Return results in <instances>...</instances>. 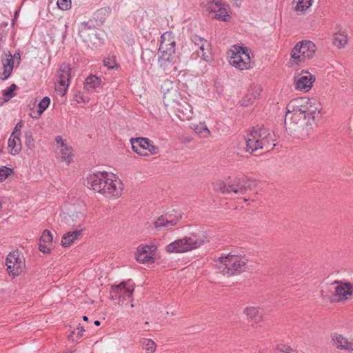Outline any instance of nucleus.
I'll use <instances>...</instances> for the list:
<instances>
[{
    "instance_id": "1",
    "label": "nucleus",
    "mask_w": 353,
    "mask_h": 353,
    "mask_svg": "<svg viewBox=\"0 0 353 353\" xmlns=\"http://www.w3.org/2000/svg\"><path fill=\"white\" fill-rule=\"evenodd\" d=\"M86 185L105 197H119L121 195L123 184L112 174L98 172L90 174L86 179Z\"/></svg>"
},
{
    "instance_id": "2",
    "label": "nucleus",
    "mask_w": 353,
    "mask_h": 353,
    "mask_svg": "<svg viewBox=\"0 0 353 353\" xmlns=\"http://www.w3.org/2000/svg\"><path fill=\"white\" fill-rule=\"evenodd\" d=\"M274 137L273 131L264 126L254 130L245 139L246 151L252 153L259 149L272 150L276 145Z\"/></svg>"
},
{
    "instance_id": "3",
    "label": "nucleus",
    "mask_w": 353,
    "mask_h": 353,
    "mask_svg": "<svg viewBox=\"0 0 353 353\" xmlns=\"http://www.w3.org/2000/svg\"><path fill=\"white\" fill-rule=\"evenodd\" d=\"M203 232L191 233L183 239H177L165 247L168 253L185 252L200 247L205 241H208Z\"/></svg>"
},
{
    "instance_id": "4",
    "label": "nucleus",
    "mask_w": 353,
    "mask_h": 353,
    "mask_svg": "<svg viewBox=\"0 0 353 353\" xmlns=\"http://www.w3.org/2000/svg\"><path fill=\"white\" fill-rule=\"evenodd\" d=\"M247 261L243 256L229 254L220 256L216 265L223 274L230 276L245 271Z\"/></svg>"
},
{
    "instance_id": "5",
    "label": "nucleus",
    "mask_w": 353,
    "mask_h": 353,
    "mask_svg": "<svg viewBox=\"0 0 353 353\" xmlns=\"http://www.w3.org/2000/svg\"><path fill=\"white\" fill-rule=\"evenodd\" d=\"M176 42L172 32H165L161 37L159 48V64L166 70L172 63L175 53Z\"/></svg>"
},
{
    "instance_id": "6",
    "label": "nucleus",
    "mask_w": 353,
    "mask_h": 353,
    "mask_svg": "<svg viewBox=\"0 0 353 353\" xmlns=\"http://www.w3.org/2000/svg\"><path fill=\"white\" fill-rule=\"evenodd\" d=\"M254 181L235 179L233 181L228 183L223 181L217 183L214 186V190L223 194L234 192L235 194H244L247 192L248 190L251 189L252 186L254 185Z\"/></svg>"
},
{
    "instance_id": "7",
    "label": "nucleus",
    "mask_w": 353,
    "mask_h": 353,
    "mask_svg": "<svg viewBox=\"0 0 353 353\" xmlns=\"http://www.w3.org/2000/svg\"><path fill=\"white\" fill-rule=\"evenodd\" d=\"M249 51L247 47L233 46L229 52L230 64L240 70L249 69L250 68Z\"/></svg>"
},
{
    "instance_id": "8",
    "label": "nucleus",
    "mask_w": 353,
    "mask_h": 353,
    "mask_svg": "<svg viewBox=\"0 0 353 353\" xmlns=\"http://www.w3.org/2000/svg\"><path fill=\"white\" fill-rule=\"evenodd\" d=\"M6 265L10 275L17 276L20 274L25 266L23 257L18 250L10 252L6 257Z\"/></svg>"
},
{
    "instance_id": "9",
    "label": "nucleus",
    "mask_w": 353,
    "mask_h": 353,
    "mask_svg": "<svg viewBox=\"0 0 353 353\" xmlns=\"http://www.w3.org/2000/svg\"><path fill=\"white\" fill-rule=\"evenodd\" d=\"M70 67L68 64L62 63L57 72L56 90L61 96H64L69 86L70 78Z\"/></svg>"
},
{
    "instance_id": "10",
    "label": "nucleus",
    "mask_w": 353,
    "mask_h": 353,
    "mask_svg": "<svg viewBox=\"0 0 353 353\" xmlns=\"http://www.w3.org/2000/svg\"><path fill=\"white\" fill-rule=\"evenodd\" d=\"M134 290V283L128 280L119 285H112L110 293L112 299L121 301V299L132 297Z\"/></svg>"
},
{
    "instance_id": "11",
    "label": "nucleus",
    "mask_w": 353,
    "mask_h": 353,
    "mask_svg": "<svg viewBox=\"0 0 353 353\" xmlns=\"http://www.w3.org/2000/svg\"><path fill=\"white\" fill-rule=\"evenodd\" d=\"M191 40L194 46L193 50L196 52L197 57L206 61H209L211 58V45L210 42L196 34L192 35Z\"/></svg>"
},
{
    "instance_id": "12",
    "label": "nucleus",
    "mask_w": 353,
    "mask_h": 353,
    "mask_svg": "<svg viewBox=\"0 0 353 353\" xmlns=\"http://www.w3.org/2000/svg\"><path fill=\"white\" fill-rule=\"evenodd\" d=\"M332 284H336L334 296L337 301H344L353 296V283L344 281H334Z\"/></svg>"
},
{
    "instance_id": "13",
    "label": "nucleus",
    "mask_w": 353,
    "mask_h": 353,
    "mask_svg": "<svg viewBox=\"0 0 353 353\" xmlns=\"http://www.w3.org/2000/svg\"><path fill=\"white\" fill-rule=\"evenodd\" d=\"M288 111L285 117V123H286V121L289 118L290 113V109L292 110H299V112H302L305 113L306 115H308L309 111V98L307 97H300L290 101V103L287 105Z\"/></svg>"
},
{
    "instance_id": "14",
    "label": "nucleus",
    "mask_w": 353,
    "mask_h": 353,
    "mask_svg": "<svg viewBox=\"0 0 353 353\" xmlns=\"http://www.w3.org/2000/svg\"><path fill=\"white\" fill-rule=\"evenodd\" d=\"M181 217L182 215L180 213L174 216L172 214H165L157 219L154 226L156 228H165L168 230L176 225Z\"/></svg>"
},
{
    "instance_id": "15",
    "label": "nucleus",
    "mask_w": 353,
    "mask_h": 353,
    "mask_svg": "<svg viewBox=\"0 0 353 353\" xmlns=\"http://www.w3.org/2000/svg\"><path fill=\"white\" fill-rule=\"evenodd\" d=\"M308 50L309 41L303 40L297 43L291 52V59H292V61L297 64L305 58V53Z\"/></svg>"
},
{
    "instance_id": "16",
    "label": "nucleus",
    "mask_w": 353,
    "mask_h": 353,
    "mask_svg": "<svg viewBox=\"0 0 353 353\" xmlns=\"http://www.w3.org/2000/svg\"><path fill=\"white\" fill-rule=\"evenodd\" d=\"M332 341L336 348L345 351H353V338L347 339L338 334L332 335Z\"/></svg>"
},
{
    "instance_id": "17",
    "label": "nucleus",
    "mask_w": 353,
    "mask_h": 353,
    "mask_svg": "<svg viewBox=\"0 0 353 353\" xmlns=\"http://www.w3.org/2000/svg\"><path fill=\"white\" fill-rule=\"evenodd\" d=\"M262 88L260 85H253L249 90L241 101V104L243 106H248L254 103L255 100L259 97Z\"/></svg>"
},
{
    "instance_id": "18",
    "label": "nucleus",
    "mask_w": 353,
    "mask_h": 353,
    "mask_svg": "<svg viewBox=\"0 0 353 353\" xmlns=\"http://www.w3.org/2000/svg\"><path fill=\"white\" fill-rule=\"evenodd\" d=\"M148 141V138L139 137L132 138L130 139L132 148L137 154L141 156H148V152L145 151V143Z\"/></svg>"
},
{
    "instance_id": "19",
    "label": "nucleus",
    "mask_w": 353,
    "mask_h": 353,
    "mask_svg": "<svg viewBox=\"0 0 353 353\" xmlns=\"http://www.w3.org/2000/svg\"><path fill=\"white\" fill-rule=\"evenodd\" d=\"M313 105L310 104V118L313 120L316 125H318L322 120L321 112L322 110L321 104L314 99ZM310 103L312 101H310Z\"/></svg>"
},
{
    "instance_id": "20",
    "label": "nucleus",
    "mask_w": 353,
    "mask_h": 353,
    "mask_svg": "<svg viewBox=\"0 0 353 353\" xmlns=\"http://www.w3.org/2000/svg\"><path fill=\"white\" fill-rule=\"evenodd\" d=\"M82 230H77L74 231H70L65 234L61 239V245L63 247L70 246L74 240L81 234Z\"/></svg>"
},
{
    "instance_id": "21",
    "label": "nucleus",
    "mask_w": 353,
    "mask_h": 353,
    "mask_svg": "<svg viewBox=\"0 0 353 353\" xmlns=\"http://www.w3.org/2000/svg\"><path fill=\"white\" fill-rule=\"evenodd\" d=\"M101 79L95 75L91 74L88 76L84 83V88L89 92H93L97 88L101 85Z\"/></svg>"
},
{
    "instance_id": "22",
    "label": "nucleus",
    "mask_w": 353,
    "mask_h": 353,
    "mask_svg": "<svg viewBox=\"0 0 353 353\" xmlns=\"http://www.w3.org/2000/svg\"><path fill=\"white\" fill-rule=\"evenodd\" d=\"M244 314L254 323H258L262 319V312L254 307H246L244 310Z\"/></svg>"
},
{
    "instance_id": "23",
    "label": "nucleus",
    "mask_w": 353,
    "mask_h": 353,
    "mask_svg": "<svg viewBox=\"0 0 353 353\" xmlns=\"http://www.w3.org/2000/svg\"><path fill=\"white\" fill-rule=\"evenodd\" d=\"M60 157L63 161L70 163L72 160V149L71 147L67 145L63 141H61V145H60Z\"/></svg>"
},
{
    "instance_id": "24",
    "label": "nucleus",
    "mask_w": 353,
    "mask_h": 353,
    "mask_svg": "<svg viewBox=\"0 0 353 353\" xmlns=\"http://www.w3.org/2000/svg\"><path fill=\"white\" fill-rule=\"evenodd\" d=\"M8 148L12 154H18L21 151V142L19 136H10L8 140Z\"/></svg>"
},
{
    "instance_id": "25",
    "label": "nucleus",
    "mask_w": 353,
    "mask_h": 353,
    "mask_svg": "<svg viewBox=\"0 0 353 353\" xmlns=\"http://www.w3.org/2000/svg\"><path fill=\"white\" fill-rule=\"evenodd\" d=\"M347 42V34L345 32H338L333 35L332 43L339 48H344Z\"/></svg>"
},
{
    "instance_id": "26",
    "label": "nucleus",
    "mask_w": 353,
    "mask_h": 353,
    "mask_svg": "<svg viewBox=\"0 0 353 353\" xmlns=\"http://www.w3.org/2000/svg\"><path fill=\"white\" fill-rule=\"evenodd\" d=\"M65 222L70 226H75L76 223H81L84 219V214L82 212H75L64 216Z\"/></svg>"
},
{
    "instance_id": "27",
    "label": "nucleus",
    "mask_w": 353,
    "mask_h": 353,
    "mask_svg": "<svg viewBox=\"0 0 353 353\" xmlns=\"http://www.w3.org/2000/svg\"><path fill=\"white\" fill-rule=\"evenodd\" d=\"M292 3L297 14L303 13L309 8V0H293Z\"/></svg>"
},
{
    "instance_id": "28",
    "label": "nucleus",
    "mask_w": 353,
    "mask_h": 353,
    "mask_svg": "<svg viewBox=\"0 0 353 353\" xmlns=\"http://www.w3.org/2000/svg\"><path fill=\"white\" fill-rule=\"evenodd\" d=\"M290 113L291 114L288 119L292 120L296 123H298L301 120L305 121L307 117L305 113H303V111L299 112V110L290 109Z\"/></svg>"
},
{
    "instance_id": "29",
    "label": "nucleus",
    "mask_w": 353,
    "mask_h": 353,
    "mask_svg": "<svg viewBox=\"0 0 353 353\" xmlns=\"http://www.w3.org/2000/svg\"><path fill=\"white\" fill-rule=\"evenodd\" d=\"M140 343L146 353H153L156 350L157 345L152 339H142Z\"/></svg>"
},
{
    "instance_id": "30",
    "label": "nucleus",
    "mask_w": 353,
    "mask_h": 353,
    "mask_svg": "<svg viewBox=\"0 0 353 353\" xmlns=\"http://www.w3.org/2000/svg\"><path fill=\"white\" fill-rule=\"evenodd\" d=\"M224 5L220 0H208V9L216 14Z\"/></svg>"
},
{
    "instance_id": "31",
    "label": "nucleus",
    "mask_w": 353,
    "mask_h": 353,
    "mask_svg": "<svg viewBox=\"0 0 353 353\" xmlns=\"http://www.w3.org/2000/svg\"><path fill=\"white\" fill-rule=\"evenodd\" d=\"M296 88L298 90H303L308 87L309 79L307 76L295 78Z\"/></svg>"
},
{
    "instance_id": "32",
    "label": "nucleus",
    "mask_w": 353,
    "mask_h": 353,
    "mask_svg": "<svg viewBox=\"0 0 353 353\" xmlns=\"http://www.w3.org/2000/svg\"><path fill=\"white\" fill-rule=\"evenodd\" d=\"M136 259L138 262L141 263H153L154 258L151 254H148L147 253L143 254L141 252H137V254L136 256Z\"/></svg>"
},
{
    "instance_id": "33",
    "label": "nucleus",
    "mask_w": 353,
    "mask_h": 353,
    "mask_svg": "<svg viewBox=\"0 0 353 353\" xmlns=\"http://www.w3.org/2000/svg\"><path fill=\"white\" fill-rule=\"evenodd\" d=\"M214 18L223 21H228L230 16L228 14V6L224 5L222 8L215 14Z\"/></svg>"
},
{
    "instance_id": "34",
    "label": "nucleus",
    "mask_w": 353,
    "mask_h": 353,
    "mask_svg": "<svg viewBox=\"0 0 353 353\" xmlns=\"http://www.w3.org/2000/svg\"><path fill=\"white\" fill-rule=\"evenodd\" d=\"M50 103V99L48 97H43L38 104V115L40 116L41 114L48 108Z\"/></svg>"
},
{
    "instance_id": "35",
    "label": "nucleus",
    "mask_w": 353,
    "mask_h": 353,
    "mask_svg": "<svg viewBox=\"0 0 353 353\" xmlns=\"http://www.w3.org/2000/svg\"><path fill=\"white\" fill-rule=\"evenodd\" d=\"M157 250V246L152 243L150 245H143L138 247L137 252H141L143 254H150Z\"/></svg>"
},
{
    "instance_id": "36",
    "label": "nucleus",
    "mask_w": 353,
    "mask_h": 353,
    "mask_svg": "<svg viewBox=\"0 0 353 353\" xmlns=\"http://www.w3.org/2000/svg\"><path fill=\"white\" fill-rule=\"evenodd\" d=\"M52 239L53 236L52 233L49 230H46L43 231L40 238V243H45L52 245Z\"/></svg>"
},
{
    "instance_id": "37",
    "label": "nucleus",
    "mask_w": 353,
    "mask_h": 353,
    "mask_svg": "<svg viewBox=\"0 0 353 353\" xmlns=\"http://www.w3.org/2000/svg\"><path fill=\"white\" fill-rule=\"evenodd\" d=\"M145 151L151 154H156L159 152V148L153 144V142L148 139V141L145 143Z\"/></svg>"
},
{
    "instance_id": "38",
    "label": "nucleus",
    "mask_w": 353,
    "mask_h": 353,
    "mask_svg": "<svg viewBox=\"0 0 353 353\" xmlns=\"http://www.w3.org/2000/svg\"><path fill=\"white\" fill-rule=\"evenodd\" d=\"M17 86L15 84H12L10 87H8L7 89L3 90V94L6 97V101H8L11 98H12L14 94V91L17 89Z\"/></svg>"
},
{
    "instance_id": "39",
    "label": "nucleus",
    "mask_w": 353,
    "mask_h": 353,
    "mask_svg": "<svg viewBox=\"0 0 353 353\" xmlns=\"http://www.w3.org/2000/svg\"><path fill=\"white\" fill-rule=\"evenodd\" d=\"M196 133L199 134L201 137H208L210 135V130L205 125H198L195 128Z\"/></svg>"
},
{
    "instance_id": "40",
    "label": "nucleus",
    "mask_w": 353,
    "mask_h": 353,
    "mask_svg": "<svg viewBox=\"0 0 353 353\" xmlns=\"http://www.w3.org/2000/svg\"><path fill=\"white\" fill-rule=\"evenodd\" d=\"M57 4L62 10H68L71 8V0H57Z\"/></svg>"
},
{
    "instance_id": "41",
    "label": "nucleus",
    "mask_w": 353,
    "mask_h": 353,
    "mask_svg": "<svg viewBox=\"0 0 353 353\" xmlns=\"http://www.w3.org/2000/svg\"><path fill=\"white\" fill-rule=\"evenodd\" d=\"M12 173V170L7 167L0 169V181L5 180L8 176Z\"/></svg>"
},
{
    "instance_id": "42",
    "label": "nucleus",
    "mask_w": 353,
    "mask_h": 353,
    "mask_svg": "<svg viewBox=\"0 0 353 353\" xmlns=\"http://www.w3.org/2000/svg\"><path fill=\"white\" fill-rule=\"evenodd\" d=\"M12 70L13 69L10 65H3V72L2 73L1 79L2 80L7 79L10 77L11 72H12Z\"/></svg>"
},
{
    "instance_id": "43",
    "label": "nucleus",
    "mask_w": 353,
    "mask_h": 353,
    "mask_svg": "<svg viewBox=\"0 0 353 353\" xmlns=\"http://www.w3.org/2000/svg\"><path fill=\"white\" fill-rule=\"evenodd\" d=\"M104 65L110 69H112L116 66V62L114 57H108L103 60Z\"/></svg>"
},
{
    "instance_id": "44",
    "label": "nucleus",
    "mask_w": 353,
    "mask_h": 353,
    "mask_svg": "<svg viewBox=\"0 0 353 353\" xmlns=\"http://www.w3.org/2000/svg\"><path fill=\"white\" fill-rule=\"evenodd\" d=\"M94 25L92 21H84L81 23V30H86L94 28Z\"/></svg>"
},
{
    "instance_id": "45",
    "label": "nucleus",
    "mask_w": 353,
    "mask_h": 353,
    "mask_svg": "<svg viewBox=\"0 0 353 353\" xmlns=\"http://www.w3.org/2000/svg\"><path fill=\"white\" fill-rule=\"evenodd\" d=\"M52 246V244L40 243H39V250L41 252H42L43 253H48V252H50Z\"/></svg>"
},
{
    "instance_id": "46",
    "label": "nucleus",
    "mask_w": 353,
    "mask_h": 353,
    "mask_svg": "<svg viewBox=\"0 0 353 353\" xmlns=\"http://www.w3.org/2000/svg\"><path fill=\"white\" fill-rule=\"evenodd\" d=\"M23 125V123L22 121H20L19 122H18L17 123V125H15L11 135H15V136L19 137L21 134V129L22 128Z\"/></svg>"
},
{
    "instance_id": "47",
    "label": "nucleus",
    "mask_w": 353,
    "mask_h": 353,
    "mask_svg": "<svg viewBox=\"0 0 353 353\" xmlns=\"http://www.w3.org/2000/svg\"><path fill=\"white\" fill-rule=\"evenodd\" d=\"M26 145L29 148H31L34 145L33 143V139L32 137L31 133H26Z\"/></svg>"
},
{
    "instance_id": "48",
    "label": "nucleus",
    "mask_w": 353,
    "mask_h": 353,
    "mask_svg": "<svg viewBox=\"0 0 353 353\" xmlns=\"http://www.w3.org/2000/svg\"><path fill=\"white\" fill-rule=\"evenodd\" d=\"M278 353H292V350L285 345H281L277 349Z\"/></svg>"
},
{
    "instance_id": "49",
    "label": "nucleus",
    "mask_w": 353,
    "mask_h": 353,
    "mask_svg": "<svg viewBox=\"0 0 353 353\" xmlns=\"http://www.w3.org/2000/svg\"><path fill=\"white\" fill-rule=\"evenodd\" d=\"M310 58H311L313 56V54L315 53V52L316 50V48L315 44L313 42H312L311 41H310Z\"/></svg>"
},
{
    "instance_id": "50",
    "label": "nucleus",
    "mask_w": 353,
    "mask_h": 353,
    "mask_svg": "<svg viewBox=\"0 0 353 353\" xmlns=\"http://www.w3.org/2000/svg\"><path fill=\"white\" fill-rule=\"evenodd\" d=\"M148 56V57H152L153 56V52L152 51H148V52H143L142 54H141V59L144 61V62H146L145 59V56Z\"/></svg>"
},
{
    "instance_id": "51",
    "label": "nucleus",
    "mask_w": 353,
    "mask_h": 353,
    "mask_svg": "<svg viewBox=\"0 0 353 353\" xmlns=\"http://www.w3.org/2000/svg\"><path fill=\"white\" fill-rule=\"evenodd\" d=\"M10 59H7V63H4L3 65H10L12 66V68L13 69V65H14V61L12 59V55L10 54Z\"/></svg>"
},
{
    "instance_id": "52",
    "label": "nucleus",
    "mask_w": 353,
    "mask_h": 353,
    "mask_svg": "<svg viewBox=\"0 0 353 353\" xmlns=\"http://www.w3.org/2000/svg\"><path fill=\"white\" fill-rule=\"evenodd\" d=\"M315 76L310 74V88L312 87V83L315 81Z\"/></svg>"
},
{
    "instance_id": "53",
    "label": "nucleus",
    "mask_w": 353,
    "mask_h": 353,
    "mask_svg": "<svg viewBox=\"0 0 353 353\" xmlns=\"http://www.w3.org/2000/svg\"><path fill=\"white\" fill-rule=\"evenodd\" d=\"M61 141H63V140H62V139H61V137H57L56 138V141H57V143L58 144H60V145H61Z\"/></svg>"
},
{
    "instance_id": "54",
    "label": "nucleus",
    "mask_w": 353,
    "mask_h": 353,
    "mask_svg": "<svg viewBox=\"0 0 353 353\" xmlns=\"http://www.w3.org/2000/svg\"><path fill=\"white\" fill-rule=\"evenodd\" d=\"M102 12H103V10H98V11L95 13V15L98 17L99 14H102Z\"/></svg>"
},
{
    "instance_id": "55",
    "label": "nucleus",
    "mask_w": 353,
    "mask_h": 353,
    "mask_svg": "<svg viewBox=\"0 0 353 353\" xmlns=\"http://www.w3.org/2000/svg\"><path fill=\"white\" fill-rule=\"evenodd\" d=\"M94 324L97 326H99V325H100L101 322L98 320H96V321H94Z\"/></svg>"
},
{
    "instance_id": "56",
    "label": "nucleus",
    "mask_w": 353,
    "mask_h": 353,
    "mask_svg": "<svg viewBox=\"0 0 353 353\" xmlns=\"http://www.w3.org/2000/svg\"><path fill=\"white\" fill-rule=\"evenodd\" d=\"M76 350H68L65 351V353H75Z\"/></svg>"
},
{
    "instance_id": "57",
    "label": "nucleus",
    "mask_w": 353,
    "mask_h": 353,
    "mask_svg": "<svg viewBox=\"0 0 353 353\" xmlns=\"http://www.w3.org/2000/svg\"><path fill=\"white\" fill-rule=\"evenodd\" d=\"M83 321H88V316H83Z\"/></svg>"
},
{
    "instance_id": "58",
    "label": "nucleus",
    "mask_w": 353,
    "mask_h": 353,
    "mask_svg": "<svg viewBox=\"0 0 353 353\" xmlns=\"http://www.w3.org/2000/svg\"><path fill=\"white\" fill-rule=\"evenodd\" d=\"M236 3L237 4L238 3V1H239V3H241L242 1V0H234Z\"/></svg>"
},
{
    "instance_id": "59",
    "label": "nucleus",
    "mask_w": 353,
    "mask_h": 353,
    "mask_svg": "<svg viewBox=\"0 0 353 353\" xmlns=\"http://www.w3.org/2000/svg\"><path fill=\"white\" fill-rule=\"evenodd\" d=\"M148 324H149V323H148V321L145 322V325H148Z\"/></svg>"
},
{
    "instance_id": "60",
    "label": "nucleus",
    "mask_w": 353,
    "mask_h": 353,
    "mask_svg": "<svg viewBox=\"0 0 353 353\" xmlns=\"http://www.w3.org/2000/svg\"><path fill=\"white\" fill-rule=\"evenodd\" d=\"M171 314H172V315H174V314H175V313H174V312H171Z\"/></svg>"
},
{
    "instance_id": "61",
    "label": "nucleus",
    "mask_w": 353,
    "mask_h": 353,
    "mask_svg": "<svg viewBox=\"0 0 353 353\" xmlns=\"http://www.w3.org/2000/svg\"><path fill=\"white\" fill-rule=\"evenodd\" d=\"M305 123L306 125H307V124H308V121H305Z\"/></svg>"
},
{
    "instance_id": "62",
    "label": "nucleus",
    "mask_w": 353,
    "mask_h": 353,
    "mask_svg": "<svg viewBox=\"0 0 353 353\" xmlns=\"http://www.w3.org/2000/svg\"><path fill=\"white\" fill-rule=\"evenodd\" d=\"M312 0H310V6H312Z\"/></svg>"
}]
</instances>
